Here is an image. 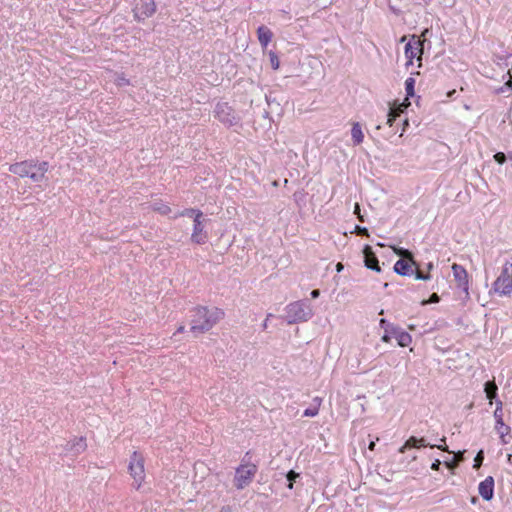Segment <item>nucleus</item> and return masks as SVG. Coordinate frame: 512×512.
Listing matches in <instances>:
<instances>
[{
    "instance_id": "f257e3e1",
    "label": "nucleus",
    "mask_w": 512,
    "mask_h": 512,
    "mask_svg": "<svg viewBox=\"0 0 512 512\" xmlns=\"http://www.w3.org/2000/svg\"><path fill=\"white\" fill-rule=\"evenodd\" d=\"M219 318L220 311L217 308L209 310L206 307H197L191 314L190 332L197 337L210 330Z\"/></svg>"
},
{
    "instance_id": "f03ea898",
    "label": "nucleus",
    "mask_w": 512,
    "mask_h": 512,
    "mask_svg": "<svg viewBox=\"0 0 512 512\" xmlns=\"http://www.w3.org/2000/svg\"><path fill=\"white\" fill-rule=\"evenodd\" d=\"M49 163L46 161L26 160L10 165L9 171L19 177H29L33 182H42L46 179Z\"/></svg>"
},
{
    "instance_id": "7ed1b4c3",
    "label": "nucleus",
    "mask_w": 512,
    "mask_h": 512,
    "mask_svg": "<svg viewBox=\"0 0 512 512\" xmlns=\"http://www.w3.org/2000/svg\"><path fill=\"white\" fill-rule=\"evenodd\" d=\"M258 465L251 461L250 451L246 452L242 457L241 462L235 469L234 477L232 480L233 486L237 490H243L248 487L257 474Z\"/></svg>"
},
{
    "instance_id": "20e7f679",
    "label": "nucleus",
    "mask_w": 512,
    "mask_h": 512,
    "mask_svg": "<svg viewBox=\"0 0 512 512\" xmlns=\"http://www.w3.org/2000/svg\"><path fill=\"white\" fill-rule=\"evenodd\" d=\"M285 311V319L288 324L306 322L313 316V310L308 300L292 302L286 306Z\"/></svg>"
},
{
    "instance_id": "39448f33",
    "label": "nucleus",
    "mask_w": 512,
    "mask_h": 512,
    "mask_svg": "<svg viewBox=\"0 0 512 512\" xmlns=\"http://www.w3.org/2000/svg\"><path fill=\"white\" fill-rule=\"evenodd\" d=\"M493 289L500 295L508 296L512 293V262H505L500 275L493 283Z\"/></svg>"
},
{
    "instance_id": "423d86ee",
    "label": "nucleus",
    "mask_w": 512,
    "mask_h": 512,
    "mask_svg": "<svg viewBox=\"0 0 512 512\" xmlns=\"http://www.w3.org/2000/svg\"><path fill=\"white\" fill-rule=\"evenodd\" d=\"M128 469H129L130 475L134 479L133 486L136 489H139L141 487V484H142L144 478H145V471H144V458L137 451H134L133 454L131 455Z\"/></svg>"
},
{
    "instance_id": "0eeeda50",
    "label": "nucleus",
    "mask_w": 512,
    "mask_h": 512,
    "mask_svg": "<svg viewBox=\"0 0 512 512\" xmlns=\"http://www.w3.org/2000/svg\"><path fill=\"white\" fill-rule=\"evenodd\" d=\"M155 11V0H139L133 9L134 17L138 21L151 17Z\"/></svg>"
},
{
    "instance_id": "6e6552de",
    "label": "nucleus",
    "mask_w": 512,
    "mask_h": 512,
    "mask_svg": "<svg viewBox=\"0 0 512 512\" xmlns=\"http://www.w3.org/2000/svg\"><path fill=\"white\" fill-rule=\"evenodd\" d=\"M423 54V43L419 39H415V36H413V41H409L405 45V56L407 58L406 65H412L413 59L417 58L418 60H421Z\"/></svg>"
},
{
    "instance_id": "1a4fd4ad",
    "label": "nucleus",
    "mask_w": 512,
    "mask_h": 512,
    "mask_svg": "<svg viewBox=\"0 0 512 512\" xmlns=\"http://www.w3.org/2000/svg\"><path fill=\"white\" fill-rule=\"evenodd\" d=\"M452 272L454 276V280L457 284V287L461 289L466 297L469 295L468 289H469V281H468V273L466 269L459 264L454 263L452 265Z\"/></svg>"
},
{
    "instance_id": "9d476101",
    "label": "nucleus",
    "mask_w": 512,
    "mask_h": 512,
    "mask_svg": "<svg viewBox=\"0 0 512 512\" xmlns=\"http://www.w3.org/2000/svg\"><path fill=\"white\" fill-rule=\"evenodd\" d=\"M363 255H364L365 267H367L368 269H371L373 271H376V272L381 271V267L379 265L378 258L370 245L364 246Z\"/></svg>"
},
{
    "instance_id": "9b49d317",
    "label": "nucleus",
    "mask_w": 512,
    "mask_h": 512,
    "mask_svg": "<svg viewBox=\"0 0 512 512\" xmlns=\"http://www.w3.org/2000/svg\"><path fill=\"white\" fill-rule=\"evenodd\" d=\"M478 491L484 500L490 501L494 496V478L488 476L481 481L478 486Z\"/></svg>"
},
{
    "instance_id": "f8f14e48",
    "label": "nucleus",
    "mask_w": 512,
    "mask_h": 512,
    "mask_svg": "<svg viewBox=\"0 0 512 512\" xmlns=\"http://www.w3.org/2000/svg\"><path fill=\"white\" fill-rule=\"evenodd\" d=\"M494 417L496 420L495 429L500 436L501 442L503 444H507V440L505 439V437L510 433V427L504 423L503 413H498L497 411H494Z\"/></svg>"
},
{
    "instance_id": "ddd939ff",
    "label": "nucleus",
    "mask_w": 512,
    "mask_h": 512,
    "mask_svg": "<svg viewBox=\"0 0 512 512\" xmlns=\"http://www.w3.org/2000/svg\"><path fill=\"white\" fill-rule=\"evenodd\" d=\"M393 270L401 276H411L414 274V265L408 259H399L394 264Z\"/></svg>"
},
{
    "instance_id": "4468645a",
    "label": "nucleus",
    "mask_w": 512,
    "mask_h": 512,
    "mask_svg": "<svg viewBox=\"0 0 512 512\" xmlns=\"http://www.w3.org/2000/svg\"><path fill=\"white\" fill-rule=\"evenodd\" d=\"M429 442L425 437L418 438L416 436L409 437L405 443L399 448V453H405L407 449L427 447Z\"/></svg>"
},
{
    "instance_id": "2eb2a0df",
    "label": "nucleus",
    "mask_w": 512,
    "mask_h": 512,
    "mask_svg": "<svg viewBox=\"0 0 512 512\" xmlns=\"http://www.w3.org/2000/svg\"><path fill=\"white\" fill-rule=\"evenodd\" d=\"M203 218H196L194 220V228L191 236V240L197 244H202L205 242L206 234L203 233Z\"/></svg>"
},
{
    "instance_id": "dca6fc26",
    "label": "nucleus",
    "mask_w": 512,
    "mask_h": 512,
    "mask_svg": "<svg viewBox=\"0 0 512 512\" xmlns=\"http://www.w3.org/2000/svg\"><path fill=\"white\" fill-rule=\"evenodd\" d=\"M87 448L86 439L84 437L75 438L73 441L68 442L65 450L72 452L74 456L84 452Z\"/></svg>"
},
{
    "instance_id": "f3484780",
    "label": "nucleus",
    "mask_w": 512,
    "mask_h": 512,
    "mask_svg": "<svg viewBox=\"0 0 512 512\" xmlns=\"http://www.w3.org/2000/svg\"><path fill=\"white\" fill-rule=\"evenodd\" d=\"M257 36H258L259 43L261 44L262 47L265 48L268 46V44L272 40L273 33L268 27L262 25V26H259L257 29Z\"/></svg>"
},
{
    "instance_id": "a211bd4d",
    "label": "nucleus",
    "mask_w": 512,
    "mask_h": 512,
    "mask_svg": "<svg viewBox=\"0 0 512 512\" xmlns=\"http://www.w3.org/2000/svg\"><path fill=\"white\" fill-rule=\"evenodd\" d=\"M404 109L405 107L402 104L391 106L387 114L386 124H388L390 127L393 126L394 122L398 117L401 116V113L404 111Z\"/></svg>"
},
{
    "instance_id": "6ab92c4d",
    "label": "nucleus",
    "mask_w": 512,
    "mask_h": 512,
    "mask_svg": "<svg viewBox=\"0 0 512 512\" xmlns=\"http://www.w3.org/2000/svg\"><path fill=\"white\" fill-rule=\"evenodd\" d=\"M497 391L498 387L494 380L487 381L484 384V392L486 394V398L490 401V404H492L493 400L497 398Z\"/></svg>"
},
{
    "instance_id": "aec40b11",
    "label": "nucleus",
    "mask_w": 512,
    "mask_h": 512,
    "mask_svg": "<svg viewBox=\"0 0 512 512\" xmlns=\"http://www.w3.org/2000/svg\"><path fill=\"white\" fill-rule=\"evenodd\" d=\"M351 136L354 145H359L363 142L364 134L362 132L361 125L358 122L353 123L351 129Z\"/></svg>"
},
{
    "instance_id": "412c9836",
    "label": "nucleus",
    "mask_w": 512,
    "mask_h": 512,
    "mask_svg": "<svg viewBox=\"0 0 512 512\" xmlns=\"http://www.w3.org/2000/svg\"><path fill=\"white\" fill-rule=\"evenodd\" d=\"M266 101L271 112H274L276 115L282 114L281 105L275 97H272V93L266 95Z\"/></svg>"
},
{
    "instance_id": "4be33fe9",
    "label": "nucleus",
    "mask_w": 512,
    "mask_h": 512,
    "mask_svg": "<svg viewBox=\"0 0 512 512\" xmlns=\"http://www.w3.org/2000/svg\"><path fill=\"white\" fill-rule=\"evenodd\" d=\"M394 251L398 256L402 257L401 259H408L410 262H412V265H414V267L418 268V262L414 259L411 251L402 247L395 248Z\"/></svg>"
},
{
    "instance_id": "5701e85b",
    "label": "nucleus",
    "mask_w": 512,
    "mask_h": 512,
    "mask_svg": "<svg viewBox=\"0 0 512 512\" xmlns=\"http://www.w3.org/2000/svg\"><path fill=\"white\" fill-rule=\"evenodd\" d=\"M396 340H397V343L399 346L407 347L412 342V337L408 332L402 330L401 333H399V335H397Z\"/></svg>"
},
{
    "instance_id": "b1692460",
    "label": "nucleus",
    "mask_w": 512,
    "mask_h": 512,
    "mask_svg": "<svg viewBox=\"0 0 512 512\" xmlns=\"http://www.w3.org/2000/svg\"><path fill=\"white\" fill-rule=\"evenodd\" d=\"M179 215L187 216V217L193 218L194 220L196 218H203V213L201 211L193 209V208L185 209Z\"/></svg>"
},
{
    "instance_id": "393cba45",
    "label": "nucleus",
    "mask_w": 512,
    "mask_h": 512,
    "mask_svg": "<svg viewBox=\"0 0 512 512\" xmlns=\"http://www.w3.org/2000/svg\"><path fill=\"white\" fill-rule=\"evenodd\" d=\"M153 210L159 212L162 215H167L171 211L168 205L161 202L154 203Z\"/></svg>"
},
{
    "instance_id": "a878e982",
    "label": "nucleus",
    "mask_w": 512,
    "mask_h": 512,
    "mask_svg": "<svg viewBox=\"0 0 512 512\" xmlns=\"http://www.w3.org/2000/svg\"><path fill=\"white\" fill-rule=\"evenodd\" d=\"M414 86H415V79L412 77H409L405 81V90L407 96H414Z\"/></svg>"
},
{
    "instance_id": "bb28decb",
    "label": "nucleus",
    "mask_w": 512,
    "mask_h": 512,
    "mask_svg": "<svg viewBox=\"0 0 512 512\" xmlns=\"http://www.w3.org/2000/svg\"><path fill=\"white\" fill-rule=\"evenodd\" d=\"M300 476L299 473L295 472L294 470H290L287 474H286V479H287V487L289 489H292L293 488V484L294 482L296 481V479Z\"/></svg>"
},
{
    "instance_id": "cd10ccee",
    "label": "nucleus",
    "mask_w": 512,
    "mask_h": 512,
    "mask_svg": "<svg viewBox=\"0 0 512 512\" xmlns=\"http://www.w3.org/2000/svg\"><path fill=\"white\" fill-rule=\"evenodd\" d=\"M415 275V278L417 280H423V281H427L431 278V275L430 273H424L420 270V265L418 264V268L414 267V274Z\"/></svg>"
},
{
    "instance_id": "c85d7f7f",
    "label": "nucleus",
    "mask_w": 512,
    "mask_h": 512,
    "mask_svg": "<svg viewBox=\"0 0 512 512\" xmlns=\"http://www.w3.org/2000/svg\"><path fill=\"white\" fill-rule=\"evenodd\" d=\"M483 461H484V451L481 449L477 452V454L474 458L473 468L476 470L479 469L482 466Z\"/></svg>"
},
{
    "instance_id": "c756f323",
    "label": "nucleus",
    "mask_w": 512,
    "mask_h": 512,
    "mask_svg": "<svg viewBox=\"0 0 512 512\" xmlns=\"http://www.w3.org/2000/svg\"><path fill=\"white\" fill-rule=\"evenodd\" d=\"M269 58H270L271 67L274 70H277L279 68L280 62H279V59H278V56L276 55V53L273 51H270Z\"/></svg>"
},
{
    "instance_id": "7c9ffc66",
    "label": "nucleus",
    "mask_w": 512,
    "mask_h": 512,
    "mask_svg": "<svg viewBox=\"0 0 512 512\" xmlns=\"http://www.w3.org/2000/svg\"><path fill=\"white\" fill-rule=\"evenodd\" d=\"M240 121V117L233 115L230 118V112L226 111V125L229 124V126H236L238 125Z\"/></svg>"
},
{
    "instance_id": "2f4dec72",
    "label": "nucleus",
    "mask_w": 512,
    "mask_h": 512,
    "mask_svg": "<svg viewBox=\"0 0 512 512\" xmlns=\"http://www.w3.org/2000/svg\"><path fill=\"white\" fill-rule=\"evenodd\" d=\"M402 329L398 326L392 325L389 329H386V332L389 333L390 337L393 336L397 339V335L401 333Z\"/></svg>"
},
{
    "instance_id": "473e14b6",
    "label": "nucleus",
    "mask_w": 512,
    "mask_h": 512,
    "mask_svg": "<svg viewBox=\"0 0 512 512\" xmlns=\"http://www.w3.org/2000/svg\"><path fill=\"white\" fill-rule=\"evenodd\" d=\"M494 160L498 163V164H504L507 160V156L505 155V153L503 152H497L496 154H494Z\"/></svg>"
},
{
    "instance_id": "72a5a7b5",
    "label": "nucleus",
    "mask_w": 512,
    "mask_h": 512,
    "mask_svg": "<svg viewBox=\"0 0 512 512\" xmlns=\"http://www.w3.org/2000/svg\"><path fill=\"white\" fill-rule=\"evenodd\" d=\"M319 412V409L318 407H313V408H307L305 409L304 413H303V416L305 417H314L318 414Z\"/></svg>"
},
{
    "instance_id": "f704fd0d",
    "label": "nucleus",
    "mask_w": 512,
    "mask_h": 512,
    "mask_svg": "<svg viewBox=\"0 0 512 512\" xmlns=\"http://www.w3.org/2000/svg\"><path fill=\"white\" fill-rule=\"evenodd\" d=\"M355 232L358 234V235H361V236H364V237H369L370 234H369V231L366 227H362V226H356L355 227Z\"/></svg>"
},
{
    "instance_id": "c9c22d12",
    "label": "nucleus",
    "mask_w": 512,
    "mask_h": 512,
    "mask_svg": "<svg viewBox=\"0 0 512 512\" xmlns=\"http://www.w3.org/2000/svg\"><path fill=\"white\" fill-rule=\"evenodd\" d=\"M379 325L386 332V329H389L393 324L389 323L386 319L382 318L379 322Z\"/></svg>"
},
{
    "instance_id": "e433bc0d",
    "label": "nucleus",
    "mask_w": 512,
    "mask_h": 512,
    "mask_svg": "<svg viewBox=\"0 0 512 512\" xmlns=\"http://www.w3.org/2000/svg\"><path fill=\"white\" fill-rule=\"evenodd\" d=\"M427 447L438 448V449H440L442 451H446V452L451 453V451H449V449H448V446H446V445H436V444L429 443V445Z\"/></svg>"
},
{
    "instance_id": "4c0bfd02",
    "label": "nucleus",
    "mask_w": 512,
    "mask_h": 512,
    "mask_svg": "<svg viewBox=\"0 0 512 512\" xmlns=\"http://www.w3.org/2000/svg\"><path fill=\"white\" fill-rule=\"evenodd\" d=\"M440 301V297L437 293H433L430 295L427 303H438Z\"/></svg>"
},
{
    "instance_id": "58836bf2",
    "label": "nucleus",
    "mask_w": 512,
    "mask_h": 512,
    "mask_svg": "<svg viewBox=\"0 0 512 512\" xmlns=\"http://www.w3.org/2000/svg\"><path fill=\"white\" fill-rule=\"evenodd\" d=\"M354 213L358 215V219L361 221V222H364V219L362 217V215L360 214V206L358 203L355 204V209H354Z\"/></svg>"
},
{
    "instance_id": "ea45409f",
    "label": "nucleus",
    "mask_w": 512,
    "mask_h": 512,
    "mask_svg": "<svg viewBox=\"0 0 512 512\" xmlns=\"http://www.w3.org/2000/svg\"><path fill=\"white\" fill-rule=\"evenodd\" d=\"M440 465H441V461L439 459H436L432 465H431V469L434 470V471H438L440 469Z\"/></svg>"
},
{
    "instance_id": "a19ab883",
    "label": "nucleus",
    "mask_w": 512,
    "mask_h": 512,
    "mask_svg": "<svg viewBox=\"0 0 512 512\" xmlns=\"http://www.w3.org/2000/svg\"><path fill=\"white\" fill-rule=\"evenodd\" d=\"M495 400H496V409H495V411H497L498 413H503V409H502L503 403H502V401L498 400L497 398Z\"/></svg>"
},
{
    "instance_id": "79ce46f5",
    "label": "nucleus",
    "mask_w": 512,
    "mask_h": 512,
    "mask_svg": "<svg viewBox=\"0 0 512 512\" xmlns=\"http://www.w3.org/2000/svg\"><path fill=\"white\" fill-rule=\"evenodd\" d=\"M445 465L450 469L454 470L458 466V462L451 461V462H445Z\"/></svg>"
},
{
    "instance_id": "37998d69",
    "label": "nucleus",
    "mask_w": 512,
    "mask_h": 512,
    "mask_svg": "<svg viewBox=\"0 0 512 512\" xmlns=\"http://www.w3.org/2000/svg\"><path fill=\"white\" fill-rule=\"evenodd\" d=\"M319 295H320V291H319L318 289H314V290H312V291H311V297H312L313 299L318 298V297H319Z\"/></svg>"
},
{
    "instance_id": "c03bdc74",
    "label": "nucleus",
    "mask_w": 512,
    "mask_h": 512,
    "mask_svg": "<svg viewBox=\"0 0 512 512\" xmlns=\"http://www.w3.org/2000/svg\"><path fill=\"white\" fill-rule=\"evenodd\" d=\"M381 339L383 342L388 343V342H390L391 337H390L389 333L385 332Z\"/></svg>"
},
{
    "instance_id": "a18cd8bd",
    "label": "nucleus",
    "mask_w": 512,
    "mask_h": 512,
    "mask_svg": "<svg viewBox=\"0 0 512 512\" xmlns=\"http://www.w3.org/2000/svg\"><path fill=\"white\" fill-rule=\"evenodd\" d=\"M129 84V81L125 79L124 77L118 78V85H126Z\"/></svg>"
},
{
    "instance_id": "49530a36",
    "label": "nucleus",
    "mask_w": 512,
    "mask_h": 512,
    "mask_svg": "<svg viewBox=\"0 0 512 512\" xmlns=\"http://www.w3.org/2000/svg\"><path fill=\"white\" fill-rule=\"evenodd\" d=\"M508 75H509V79L508 81L505 83V85H507L511 90H512V76L510 74V71L508 72Z\"/></svg>"
},
{
    "instance_id": "de8ad7c7",
    "label": "nucleus",
    "mask_w": 512,
    "mask_h": 512,
    "mask_svg": "<svg viewBox=\"0 0 512 512\" xmlns=\"http://www.w3.org/2000/svg\"><path fill=\"white\" fill-rule=\"evenodd\" d=\"M408 126H409V122H408V119L406 118V119L403 120L402 132H404L406 130V127H408ZM402 135H403V133L400 134V136H402Z\"/></svg>"
},
{
    "instance_id": "09e8293b",
    "label": "nucleus",
    "mask_w": 512,
    "mask_h": 512,
    "mask_svg": "<svg viewBox=\"0 0 512 512\" xmlns=\"http://www.w3.org/2000/svg\"><path fill=\"white\" fill-rule=\"evenodd\" d=\"M271 316H272L271 314H268L266 320L263 322V324H262V328L263 329H266L268 327V323H267L268 322V318L271 317Z\"/></svg>"
},
{
    "instance_id": "8fccbe9b",
    "label": "nucleus",
    "mask_w": 512,
    "mask_h": 512,
    "mask_svg": "<svg viewBox=\"0 0 512 512\" xmlns=\"http://www.w3.org/2000/svg\"><path fill=\"white\" fill-rule=\"evenodd\" d=\"M215 112H216L217 116H218V117H220V103H218V104L216 105V110H215ZM219 119H220V121H222V119H221V118H219Z\"/></svg>"
},
{
    "instance_id": "3c124183",
    "label": "nucleus",
    "mask_w": 512,
    "mask_h": 512,
    "mask_svg": "<svg viewBox=\"0 0 512 512\" xmlns=\"http://www.w3.org/2000/svg\"><path fill=\"white\" fill-rule=\"evenodd\" d=\"M184 331H185V326L181 325V326L178 327L176 332L177 333H183Z\"/></svg>"
},
{
    "instance_id": "603ef678",
    "label": "nucleus",
    "mask_w": 512,
    "mask_h": 512,
    "mask_svg": "<svg viewBox=\"0 0 512 512\" xmlns=\"http://www.w3.org/2000/svg\"><path fill=\"white\" fill-rule=\"evenodd\" d=\"M426 267H427V270L430 271L433 269L434 265L432 262H429V263H427Z\"/></svg>"
},
{
    "instance_id": "864d4df0",
    "label": "nucleus",
    "mask_w": 512,
    "mask_h": 512,
    "mask_svg": "<svg viewBox=\"0 0 512 512\" xmlns=\"http://www.w3.org/2000/svg\"><path fill=\"white\" fill-rule=\"evenodd\" d=\"M336 267L338 272L343 269V265L341 263H338Z\"/></svg>"
},
{
    "instance_id": "5fc2aeb1",
    "label": "nucleus",
    "mask_w": 512,
    "mask_h": 512,
    "mask_svg": "<svg viewBox=\"0 0 512 512\" xmlns=\"http://www.w3.org/2000/svg\"><path fill=\"white\" fill-rule=\"evenodd\" d=\"M437 436H438V433H431L430 438L436 440Z\"/></svg>"
},
{
    "instance_id": "6e6d98bb",
    "label": "nucleus",
    "mask_w": 512,
    "mask_h": 512,
    "mask_svg": "<svg viewBox=\"0 0 512 512\" xmlns=\"http://www.w3.org/2000/svg\"><path fill=\"white\" fill-rule=\"evenodd\" d=\"M375 447V443L372 441L370 444H369V449L370 450H373Z\"/></svg>"
},
{
    "instance_id": "4d7b16f0",
    "label": "nucleus",
    "mask_w": 512,
    "mask_h": 512,
    "mask_svg": "<svg viewBox=\"0 0 512 512\" xmlns=\"http://www.w3.org/2000/svg\"><path fill=\"white\" fill-rule=\"evenodd\" d=\"M463 453H464V451L458 452V458H460L459 461H461L463 459V457H462Z\"/></svg>"
},
{
    "instance_id": "13d9d810",
    "label": "nucleus",
    "mask_w": 512,
    "mask_h": 512,
    "mask_svg": "<svg viewBox=\"0 0 512 512\" xmlns=\"http://www.w3.org/2000/svg\"><path fill=\"white\" fill-rule=\"evenodd\" d=\"M471 502H472L473 504H475V503L477 502V498H476V497H472Z\"/></svg>"
},
{
    "instance_id": "bf43d9fd",
    "label": "nucleus",
    "mask_w": 512,
    "mask_h": 512,
    "mask_svg": "<svg viewBox=\"0 0 512 512\" xmlns=\"http://www.w3.org/2000/svg\"><path fill=\"white\" fill-rule=\"evenodd\" d=\"M455 93H456V91H455V90H452V91H450V92L448 93V96H452V95H453V94H455Z\"/></svg>"
},
{
    "instance_id": "052dcab7",
    "label": "nucleus",
    "mask_w": 512,
    "mask_h": 512,
    "mask_svg": "<svg viewBox=\"0 0 512 512\" xmlns=\"http://www.w3.org/2000/svg\"><path fill=\"white\" fill-rule=\"evenodd\" d=\"M439 440H440V442L445 443V442H446V437H444V436H443V437H442V438H440Z\"/></svg>"
},
{
    "instance_id": "680f3d73",
    "label": "nucleus",
    "mask_w": 512,
    "mask_h": 512,
    "mask_svg": "<svg viewBox=\"0 0 512 512\" xmlns=\"http://www.w3.org/2000/svg\"><path fill=\"white\" fill-rule=\"evenodd\" d=\"M508 157L512 160V153H509Z\"/></svg>"
}]
</instances>
